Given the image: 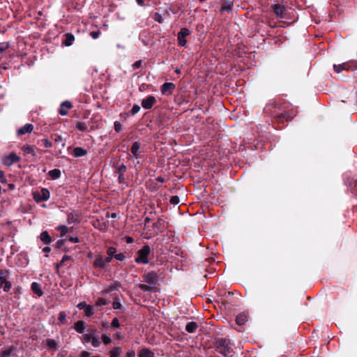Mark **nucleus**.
<instances>
[{"instance_id": "f257e3e1", "label": "nucleus", "mask_w": 357, "mask_h": 357, "mask_svg": "<svg viewBox=\"0 0 357 357\" xmlns=\"http://www.w3.org/2000/svg\"><path fill=\"white\" fill-rule=\"evenodd\" d=\"M230 340L225 337L215 338L214 340V347L215 349L225 357H231L233 356V349L229 347Z\"/></svg>"}, {"instance_id": "f03ea898", "label": "nucleus", "mask_w": 357, "mask_h": 357, "mask_svg": "<svg viewBox=\"0 0 357 357\" xmlns=\"http://www.w3.org/2000/svg\"><path fill=\"white\" fill-rule=\"evenodd\" d=\"M158 241H160V244L164 247V249L162 248L160 249V255H165V251H169L171 248L169 245L174 241V235L170 231L161 230L160 232H158Z\"/></svg>"}, {"instance_id": "7ed1b4c3", "label": "nucleus", "mask_w": 357, "mask_h": 357, "mask_svg": "<svg viewBox=\"0 0 357 357\" xmlns=\"http://www.w3.org/2000/svg\"><path fill=\"white\" fill-rule=\"evenodd\" d=\"M144 282L145 284H139V288L143 291L155 292L156 291V273H148L144 275Z\"/></svg>"}, {"instance_id": "20e7f679", "label": "nucleus", "mask_w": 357, "mask_h": 357, "mask_svg": "<svg viewBox=\"0 0 357 357\" xmlns=\"http://www.w3.org/2000/svg\"><path fill=\"white\" fill-rule=\"evenodd\" d=\"M333 69L335 73H340L343 70L347 72H351L357 70V61L356 60H351L342 64H334Z\"/></svg>"}, {"instance_id": "39448f33", "label": "nucleus", "mask_w": 357, "mask_h": 357, "mask_svg": "<svg viewBox=\"0 0 357 357\" xmlns=\"http://www.w3.org/2000/svg\"><path fill=\"white\" fill-rule=\"evenodd\" d=\"M151 252V248L149 245H144L137 252V257L135 261L137 264H146L149 263V255Z\"/></svg>"}, {"instance_id": "423d86ee", "label": "nucleus", "mask_w": 357, "mask_h": 357, "mask_svg": "<svg viewBox=\"0 0 357 357\" xmlns=\"http://www.w3.org/2000/svg\"><path fill=\"white\" fill-rule=\"evenodd\" d=\"M270 105L272 106L271 109H278L280 112H291L293 110L291 103L282 100H275Z\"/></svg>"}, {"instance_id": "0eeeda50", "label": "nucleus", "mask_w": 357, "mask_h": 357, "mask_svg": "<svg viewBox=\"0 0 357 357\" xmlns=\"http://www.w3.org/2000/svg\"><path fill=\"white\" fill-rule=\"evenodd\" d=\"M173 189H171L170 188H168L167 185H165L164 188H160L158 185V194H160L162 199H158V207L160 204L161 205H167V200L168 197H169V194L172 192V190Z\"/></svg>"}, {"instance_id": "6e6552de", "label": "nucleus", "mask_w": 357, "mask_h": 357, "mask_svg": "<svg viewBox=\"0 0 357 357\" xmlns=\"http://www.w3.org/2000/svg\"><path fill=\"white\" fill-rule=\"evenodd\" d=\"M191 33L190 31L185 27L181 28L180 31L177 34V40L178 45L181 47H185L187 45V40L185 38L190 36Z\"/></svg>"}, {"instance_id": "1a4fd4ad", "label": "nucleus", "mask_w": 357, "mask_h": 357, "mask_svg": "<svg viewBox=\"0 0 357 357\" xmlns=\"http://www.w3.org/2000/svg\"><path fill=\"white\" fill-rule=\"evenodd\" d=\"M271 8L278 17L281 19L286 18L287 8L284 5L280 3L273 4Z\"/></svg>"}, {"instance_id": "9d476101", "label": "nucleus", "mask_w": 357, "mask_h": 357, "mask_svg": "<svg viewBox=\"0 0 357 357\" xmlns=\"http://www.w3.org/2000/svg\"><path fill=\"white\" fill-rule=\"evenodd\" d=\"M50 193L47 188H42L40 192L34 193L33 199L34 200L39 203L43 201H47L50 199Z\"/></svg>"}, {"instance_id": "9b49d317", "label": "nucleus", "mask_w": 357, "mask_h": 357, "mask_svg": "<svg viewBox=\"0 0 357 357\" xmlns=\"http://www.w3.org/2000/svg\"><path fill=\"white\" fill-rule=\"evenodd\" d=\"M176 89V85L172 82H165L160 86L162 95L169 96L172 95Z\"/></svg>"}, {"instance_id": "f8f14e48", "label": "nucleus", "mask_w": 357, "mask_h": 357, "mask_svg": "<svg viewBox=\"0 0 357 357\" xmlns=\"http://www.w3.org/2000/svg\"><path fill=\"white\" fill-rule=\"evenodd\" d=\"M20 160V158L16 153H11L9 155L5 156L3 158L2 161L5 165L10 167L12 165H13L14 163L19 162Z\"/></svg>"}, {"instance_id": "ddd939ff", "label": "nucleus", "mask_w": 357, "mask_h": 357, "mask_svg": "<svg viewBox=\"0 0 357 357\" xmlns=\"http://www.w3.org/2000/svg\"><path fill=\"white\" fill-rule=\"evenodd\" d=\"M169 221L168 218L165 215H162L160 218H158V232H160L161 230L169 231Z\"/></svg>"}, {"instance_id": "4468645a", "label": "nucleus", "mask_w": 357, "mask_h": 357, "mask_svg": "<svg viewBox=\"0 0 357 357\" xmlns=\"http://www.w3.org/2000/svg\"><path fill=\"white\" fill-rule=\"evenodd\" d=\"M81 221V214L78 211H73L68 213L67 222L68 224L79 223Z\"/></svg>"}, {"instance_id": "2eb2a0df", "label": "nucleus", "mask_w": 357, "mask_h": 357, "mask_svg": "<svg viewBox=\"0 0 357 357\" xmlns=\"http://www.w3.org/2000/svg\"><path fill=\"white\" fill-rule=\"evenodd\" d=\"M249 314L246 312H243L238 314L236 317V324L238 326L244 325L248 320Z\"/></svg>"}, {"instance_id": "dca6fc26", "label": "nucleus", "mask_w": 357, "mask_h": 357, "mask_svg": "<svg viewBox=\"0 0 357 357\" xmlns=\"http://www.w3.org/2000/svg\"><path fill=\"white\" fill-rule=\"evenodd\" d=\"M234 6L233 1L231 0H222L220 12H230L232 10Z\"/></svg>"}, {"instance_id": "f3484780", "label": "nucleus", "mask_w": 357, "mask_h": 357, "mask_svg": "<svg viewBox=\"0 0 357 357\" xmlns=\"http://www.w3.org/2000/svg\"><path fill=\"white\" fill-rule=\"evenodd\" d=\"M33 130V126L31 123H26L24 126L17 130V134L18 135H23L26 133H31Z\"/></svg>"}, {"instance_id": "a211bd4d", "label": "nucleus", "mask_w": 357, "mask_h": 357, "mask_svg": "<svg viewBox=\"0 0 357 357\" xmlns=\"http://www.w3.org/2000/svg\"><path fill=\"white\" fill-rule=\"evenodd\" d=\"M43 342L45 343L48 349L53 351H56L59 347V342L53 339H47Z\"/></svg>"}, {"instance_id": "6ab92c4d", "label": "nucleus", "mask_w": 357, "mask_h": 357, "mask_svg": "<svg viewBox=\"0 0 357 357\" xmlns=\"http://www.w3.org/2000/svg\"><path fill=\"white\" fill-rule=\"evenodd\" d=\"M155 99L153 96H149L146 99H144L142 102V107L146 109H151L153 106V105L155 103Z\"/></svg>"}, {"instance_id": "aec40b11", "label": "nucleus", "mask_w": 357, "mask_h": 357, "mask_svg": "<svg viewBox=\"0 0 357 357\" xmlns=\"http://www.w3.org/2000/svg\"><path fill=\"white\" fill-rule=\"evenodd\" d=\"M276 120L280 123L283 122L284 120L287 121H291L293 117L289 116V113H277V115L274 116Z\"/></svg>"}, {"instance_id": "412c9836", "label": "nucleus", "mask_w": 357, "mask_h": 357, "mask_svg": "<svg viewBox=\"0 0 357 357\" xmlns=\"http://www.w3.org/2000/svg\"><path fill=\"white\" fill-rule=\"evenodd\" d=\"M31 289L33 293L37 294L38 296H42L43 295V291L41 289V286L39 283L36 282H32L31 285Z\"/></svg>"}, {"instance_id": "4be33fe9", "label": "nucleus", "mask_w": 357, "mask_h": 357, "mask_svg": "<svg viewBox=\"0 0 357 357\" xmlns=\"http://www.w3.org/2000/svg\"><path fill=\"white\" fill-rule=\"evenodd\" d=\"M141 147V144L138 142H135L132 144L130 151L132 155L135 157V158H139V149Z\"/></svg>"}, {"instance_id": "5701e85b", "label": "nucleus", "mask_w": 357, "mask_h": 357, "mask_svg": "<svg viewBox=\"0 0 357 357\" xmlns=\"http://www.w3.org/2000/svg\"><path fill=\"white\" fill-rule=\"evenodd\" d=\"M126 171V166L123 164H121L118 166L117 173L119 174V181L120 183H122L124 180V173Z\"/></svg>"}, {"instance_id": "b1692460", "label": "nucleus", "mask_w": 357, "mask_h": 357, "mask_svg": "<svg viewBox=\"0 0 357 357\" xmlns=\"http://www.w3.org/2000/svg\"><path fill=\"white\" fill-rule=\"evenodd\" d=\"M75 330L79 333H83L86 328V324L84 321H78L74 324Z\"/></svg>"}, {"instance_id": "393cba45", "label": "nucleus", "mask_w": 357, "mask_h": 357, "mask_svg": "<svg viewBox=\"0 0 357 357\" xmlns=\"http://www.w3.org/2000/svg\"><path fill=\"white\" fill-rule=\"evenodd\" d=\"M22 151L25 155H31L32 156H36V148L33 146L25 145L22 147Z\"/></svg>"}, {"instance_id": "a878e982", "label": "nucleus", "mask_w": 357, "mask_h": 357, "mask_svg": "<svg viewBox=\"0 0 357 357\" xmlns=\"http://www.w3.org/2000/svg\"><path fill=\"white\" fill-rule=\"evenodd\" d=\"M40 240L45 245H48L52 242V238L47 231H44L40 234Z\"/></svg>"}, {"instance_id": "bb28decb", "label": "nucleus", "mask_w": 357, "mask_h": 357, "mask_svg": "<svg viewBox=\"0 0 357 357\" xmlns=\"http://www.w3.org/2000/svg\"><path fill=\"white\" fill-rule=\"evenodd\" d=\"M198 328L197 323L195 321L188 322L185 326V330L190 333H195Z\"/></svg>"}, {"instance_id": "cd10ccee", "label": "nucleus", "mask_w": 357, "mask_h": 357, "mask_svg": "<svg viewBox=\"0 0 357 357\" xmlns=\"http://www.w3.org/2000/svg\"><path fill=\"white\" fill-rule=\"evenodd\" d=\"M87 154V150L82 147H75L73 150V155L75 157H82Z\"/></svg>"}, {"instance_id": "c85d7f7f", "label": "nucleus", "mask_w": 357, "mask_h": 357, "mask_svg": "<svg viewBox=\"0 0 357 357\" xmlns=\"http://www.w3.org/2000/svg\"><path fill=\"white\" fill-rule=\"evenodd\" d=\"M105 266L103 257L100 255L97 257L93 261V266L95 268H104Z\"/></svg>"}, {"instance_id": "c756f323", "label": "nucleus", "mask_w": 357, "mask_h": 357, "mask_svg": "<svg viewBox=\"0 0 357 357\" xmlns=\"http://www.w3.org/2000/svg\"><path fill=\"white\" fill-rule=\"evenodd\" d=\"M65 37L66 39L63 41L62 44L65 46L71 45L75 40L74 36L70 33H68L65 35Z\"/></svg>"}, {"instance_id": "7c9ffc66", "label": "nucleus", "mask_w": 357, "mask_h": 357, "mask_svg": "<svg viewBox=\"0 0 357 357\" xmlns=\"http://www.w3.org/2000/svg\"><path fill=\"white\" fill-rule=\"evenodd\" d=\"M49 176L52 180H56L61 176V171L59 169H54L48 172Z\"/></svg>"}, {"instance_id": "2f4dec72", "label": "nucleus", "mask_w": 357, "mask_h": 357, "mask_svg": "<svg viewBox=\"0 0 357 357\" xmlns=\"http://www.w3.org/2000/svg\"><path fill=\"white\" fill-rule=\"evenodd\" d=\"M154 354L148 349H143L139 354V357H153Z\"/></svg>"}, {"instance_id": "473e14b6", "label": "nucleus", "mask_w": 357, "mask_h": 357, "mask_svg": "<svg viewBox=\"0 0 357 357\" xmlns=\"http://www.w3.org/2000/svg\"><path fill=\"white\" fill-rule=\"evenodd\" d=\"M119 286H120L119 283L115 282L114 284L109 285L107 289H105L102 291V294H106L111 291H116L118 289Z\"/></svg>"}, {"instance_id": "72a5a7b5", "label": "nucleus", "mask_w": 357, "mask_h": 357, "mask_svg": "<svg viewBox=\"0 0 357 357\" xmlns=\"http://www.w3.org/2000/svg\"><path fill=\"white\" fill-rule=\"evenodd\" d=\"M73 107L72 103L70 101H64L61 105V108L59 112H66L65 109H70Z\"/></svg>"}, {"instance_id": "f704fd0d", "label": "nucleus", "mask_w": 357, "mask_h": 357, "mask_svg": "<svg viewBox=\"0 0 357 357\" xmlns=\"http://www.w3.org/2000/svg\"><path fill=\"white\" fill-rule=\"evenodd\" d=\"M121 353L120 347H115L112 349L109 352V357H118Z\"/></svg>"}, {"instance_id": "c9c22d12", "label": "nucleus", "mask_w": 357, "mask_h": 357, "mask_svg": "<svg viewBox=\"0 0 357 357\" xmlns=\"http://www.w3.org/2000/svg\"><path fill=\"white\" fill-rule=\"evenodd\" d=\"M88 126H89V124L85 122H78L76 124V128L80 131L87 130Z\"/></svg>"}, {"instance_id": "e433bc0d", "label": "nucleus", "mask_w": 357, "mask_h": 357, "mask_svg": "<svg viewBox=\"0 0 357 357\" xmlns=\"http://www.w3.org/2000/svg\"><path fill=\"white\" fill-rule=\"evenodd\" d=\"M84 313L85 315L89 317L93 316L94 314L93 307L91 305H88L87 307H85Z\"/></svg>"}, {"instance_id": "4c0bfd02", "label": "nucleus", "mask_w": 357, "mask_h": 357, "mask_svg": "<svg viewBox=\"0 0 357 357\" xmlns=\"http://www.w3.org/2000/svg\"><path fill=\"white\" fill-rule=\"evenodd\" d=\"M91 344L94 347H98L100 345V338L97 335H93L91 339Z\"/></svg>"}, {"instance_id": "58836bf2", "label": "nucleus", "mask_w": 357, "mask_h": 357, "mask_svg": "<svg viewBox=\"0 0 357 357\" xmlns=\"http://www.w3.org/2000/svg\"><path fill=\"white\" fill-rule=\"evenodd\" d=\"M57 230L60 231L61 236H64L68 233V229L66 225H60L57 227Z\"/></svg>"}, {"instance_id": "ea45409f", "label": "nucleus", "mask_w": 357, "mask_h": 357, "mask_svg": "<svg viewBox=\"0 0 357 357\" xmlns=\"http://www.w3.org/2000/svg\"><path fill=\"white\" fill-rule=\"evenodd\" d=\"M112 307L114 310H121L122 305L118 298H114L112 303Z\"/></svg>"}, {"instance_id": "a19ab883", "label": "nucleus", "mask_w": 357, "mask_h": 357, "mask_svg": "<svg viewBox=\"0 0 357 357\" xmlns=\"http://www.w3.org/2000/svg\"><path fill=\"white\" fill-rule=\"evenodd\" d=\"M72 258L69 255H64L63 257H62V259L61 261L56 264V268H59V266H62L64 265V263L66 261H69V260H71Z\"/></svg>"}, {"instance_id": "79ce46f5", "label": "nucleus", "mask_w": 357, "mask_h": 357, "mask_svg": "<svg viewBox=\"0 0 357 357\" xmlns=\"http://www.w3.org/2000/svg\"><path fill=\"white\" fill-rule=\"evenodd\" d=\"M108 304V301L102 298H99L96 302L95 305L97 307L103 306Z\"/></svg>"}, {"instance_id": "37998d69", "label": "nucleus", "mask_w": 357, "mask_h": 357, "mask_svg": "<svg viewBox=\"0 0 357 357\" xmlns=\"http://www.w3.org/2000/svg\"><path fill=\"white\" fill-rule=\"evenodd\" d=\"M102 340L105 344H109L112 342V338L109 335L103 334L102 335Z\"/></svg>"}, {"instance_id": "c03bdc74", "label": "nucleus", "mask_w": 357, "mask_h": 357, "mask_svg": "<svg viewBox=\"0 0 357 357\" xmlns=\"http://www.w3.org/2000/svg\"><path fill=\"white\" fill-rule=\"evenodd\" d=\"M66 317H67V316H66V312H63V311H61V312H59V314L58 319H59V321L61 323L63 324V323H65V322H66Z\"/></svg>"}, {"instance_id": "a18cd8bd", "label": "nucleus", "mask_w": 357, "mask_h": 357, "mask_svg": "<svg viewBox=\"0 0 357 357\" xmlns=\"http://www.w3.org/2000/svg\"><path fill=\"white\" fill-rule=\"evenodd\" d=\"M12 352H13L12 349H5L1 352V357H9L11 356Z\"/></svg>"}, {"instance_id": "49530a36", "label": "nucleus", "mask_w": 357, "mask_h": 357, "mask_svg": "<svg viewBox=\"0 0 357 357\" xmlns=\"http://www.w3.org/2000/svg\"><path fill=\"white\" fill-rule=\"evenodd\" d=\"M41 142L45 148H50L52 146V143L47 138L43 139Z\"/></svg>"}, {"instance_id": "de8ad7c7", "label": "nucleus", "mask_w": 357, "mask_h": 357, "mask_svg": "<svg viewBox=\"0 0 357 357\" xmlns=\"http://www.w3.org/2000/svg\"><path fill=\"white\" fill-rule=\"evenodd\" d=\"M116 252V249L114 247H109L107 250V254L110 257H114Z\"/></svg>"}, {"instance_id": "09e8293b", "label": "nucleus", "mask_w": 357, "mask_h": 357, "mask_svg": "<svg viewBox=\"0 0 357 357\" xmlns=\"http://www.w3.org/2000/svg\"><path fill=\"white\" fill-rule=\"evenodd\" d=\"M169 202L172 204L176 205L178 204L180 202V199L178 196H172L170 197Z\"/></svg>"}, {"instance_id": "8fccbe9b", "label": "nucleus", "mask_w": 357, "mask_h": 357, "mask_svg": "<svg viewBox=\"0 0 357 357\" xmlns=\"http://www.w3.org/2000/svg\"><path fill=\"white\" fill-rule=\"evenodd\" d=\"M9 47V43L3 42L0 43V52H3L6 50Z\"/></svg>"}, {"instance_id": "3c124183", "label": "nucleus", "mask_w": 357, "mask_h": 357, "mask_svg": "<svg viewBox=\"0 0 357 357\" xmlns=\"http://www.w3.org/2000/svg\"><path fill=\"white\" fill-rule=\"evenodd\" d=\"M114 258L118 261H123V260L126 259V256L123 253L121 252L119 254H116L114 255Z\"/></svg>"}, {"instance_id": "603ef678", "label": "nucleus", "mask_w": 357, "mask_h": 357, "mask_svg": "<svg viewBox=\"0 0 357 357\" xmlns=\"http://www.w3.org/2000/svg\"><path fill=\"white\" fill-rule=\"evenodd\" d=\"M152 222V225H155V222H154V218L153 217H149V216H146L144 218V224H145V226H146V225L149 222Z\"/></svg>"}, {"instance_id": "864d4df0", "label": "nucleus", "mask_w": 357, "mask_h": 357, "mask_svg": "<svg viewBox=\"0 0 357 357\" xmlns=\"http://www.w3.org/2000/svg\"><path fill=\"white\" fill-rule=\"evenodd\" d=\"M11 287V282L8 280L6 282L4 283L3 291L8 292L10 290Z\"/></svg>"}, {"instance_id": "5fc2aeb1", "label": "nucleus", "mask_w": 357, "mask_h": 357, "mask_svg": "<svg viewBox=\"0 0 357 357\" xmlns=\"http://www.w3.org/2000/svg\"><path fill=\"white\" fill-rule=\"evenodd\" d=\"M114 130L116 132H119L122 130V125L119 121L114 122Z\"/></svg>"}, {"instance_id": "6e6d98bb", "label": "nucleus", "mask_w": 357, "mask_h": 357, "mask_svg": "<svg viewBox=\"0 0 357 357\" xmlns=\"http://www.w3.org/2000/svg\"><path fill=\"white\" fill-rule=\"evenodd\" d=\"M0 276L3 278H9V271L7 269H0Z\"/></svg>"}, {"instance_id": "4d7b16f0", "label": "nucleus", "mask_w": 357, "mask_h": 357, "mask_svg": "<svg viewBox=\"0 0 357 357\" xmlns=\"http://www.w3.org/2000/svg\"><path fill=\"white\" fill-rule=\"evenodd\" d=\"M94 335L93 334H84L83 335V339L85 342H89L91 341V339Z\"/></svg>"}, {"instance_id": "13d9d810", "label": "nucleus", "mask_w": 357, "mask_h": 357, "mask_svg": "<svg viewBox=\"0 0 357 357\" xmlns=\"http://www.w3.org/2000/svg\"><path fill=\"white\" fill-rule=\"evenodd\" d=\"M112 326L115 328H119L120 324H119V319L117 318L113 319V320L112 321Z\"/></svg>"}, {"instance_id": "bf43d9fd", "label": "nucleus", "mask_w": 357, "mask_h": 357, "mask_svg": "<svg viewBox=\"0 0 357 357\" xmlns=\"http://www.w3.org/2000/svg\"><path fill=\"white\" fill-rule=\"evenodd\" d=\"M88 305L85 302H80L77 304V307L79 310H85V307H87Z\"/></svg>"}, {"instance_id": "052dcab7", "label": "nucleus", "mask_w": 357, "mask_h": 357, "mask_svg": "<svg viewBox=\"0 0 357 357\" xmlns=\"http://www.w3.org/2000/svg\"><path fill=\"white\" fill-rule=\"evenodd\" d=\"M0 182L1 183H6L7 182V180L4 177V173L1 170H0Z\"/></svg>"}, {"instance_id": "680f3d73", "label": "nucleus", "mask_w": 357, "mask_h": 357, "mask_svg": "<svg viewBox=\"0 0 357 357\" xmlns=\"http://www.w3.org/2000/svg\"><path fill=\"white\" fill-rule=\"evenodd\" d=\"M64 243H65V241H64V240H63V239L59 240V241L56 243V244H55L56 248H61V247L64 245Z\"/></svg>"}, {"instance_id": "e2e57ef3", "label": "nucleus", "mask_w": 357, "mask_h": 357, "mask_svg": "<svg viewBox=\"0 0 357 357\" xmlns=\"http://www.w3.org/2000/svg\"><path fill=\"white\" fill-rule=\"evenodd\" d=\"M142 66V61L141 60H139L137 61H136L133 65H132V68L133 69H137V68H140Z\"/></svg>"}, {"instance_id": "0e129e2a", "label": "nucleus", "mask_w": 357, "mask_h": 357, "mask_svg": "<svg viewBox=\"0 0 357 357\" xmlns=\"http://www.w3.org/2000/svg\"><path fill=\"white\" fill-rule=\"evenodd\" d=\"M126 357H135V352L133 350H129L127 351Z\"/></svg>"}, {"instance_id": "69168bd1", "label": "nucleus", "mask_w": 357, "mask_h": 357, "mask_svg": "<svg viewBox=\"0 0 357 357\" xmlns=\"http://www.w3.org/2000/svg\"><path fill=\"white\" fill-rule=\"evenodd\" d=\"M99 35L100 31H91L90 33V36L94 39L97 38L99 36Z\"/></svg>"}, {"instance_id": "338daca9", "label": "nucleus", "mask_w": 357, "mask_h": 357, "mask_svg": "<svg viewBox=\"0 0 357 357\" xmlns=\"http://www.w3.org/2000/svg\"><path fill=\"white\" fill-rule=\"evenodd\" d=\"M69 241L72 242V243H79V240L77 237H70L68 238Z\"/></svg>"}, {"instance_id": "774afa93", "label": "nucleus", "mask_w": 357, "mask_h": 357, "mask_svg": "<svg viewBox=\"0 0 357 357\" xmlns=\"http://www.w3.org/2000/svg\"><path fill=\"white\" fill-rule=\"evenodd\" d=\"M89 352L84 351L81 353L80 357H89Z\"/></svg>"}]
</instances>
